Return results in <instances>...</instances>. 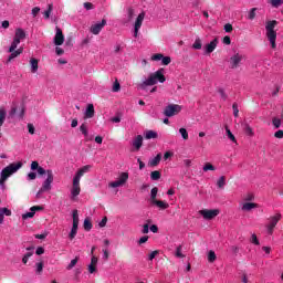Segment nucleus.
I'll list each match as a JSON object with an SVG mask.
<instances>
[{
    "mask_svg": "<svg viewBox=\"0 0 283 283\" xmlns=\"http://www.w3.org/2000/svg\"><path fill=\"white\" fill-rule=\"evenodd\" d=\"M55 31H56V33L53 39L54 45H63V43H65V35H63V30H61V28L56 27Z\"/></svg>",
    "mask_w": 283,
    "mask_h": 283,
    "instance_id": "9",
    "label": "nucleus"
},
{
    "mask_svg": "<svg viewBox=\"0 0 283 283\" xmlns=\"http://www.w3.org/2000/svg\"><path fill=\"white\" fill-rule=\"evenodd\" d=\"M218 93L220 94L222 101H227L228 96L227 93L224 92V88H218Z\"/></svg>",
    "mask_w": 283,
    "mask_h": 283,
    "instance_id": "55",
    "label": "nucleus"
},
{
    "mask_svg": "<svg viewBox=\"0 0 283 283\" xmlns=\"http://www.w3.org/2000/svg\"><path fill=\"white\" fill-rule=\"evenodd\" d=\"M28 36V34L25 33V31L21 28L15 29V34L13 38V41L9 48V52H14V50H17V48H19V43H21V41L25 40V38Z\"/></svg>",
    "mask_w": 283,
    "mask_h": 283,
    "instance_id": "4",
    "label": "nucleus"
},
{
    "mask_svg": "<svg viewBox=\"0 0 283 283\" xmlns=\"http://www.w3.org/2000/svg\"><path fill=\"white\" fill-rule=\"evenodd\" d=\"M218 48V38L212 40L210 43L206 44L205 46V54H211Z\"/></svg>",
    "mask_w": 283,
    "mask_h": 283,
    "instance_id": "14",
    "label": "nucleus"
},
{
    "mask_svg": "<svg viewBox=\"0 0 283 283\" xmlns=\"http://www.w3.org/2000/svg\"><path fill=\"white\" fill-rule=\"evenodd\" d=\"M274 137L275 138H283V130L280 129V130L275 132Z\"/></svg>",
    "mask_w": 283,
    "mask_h": 283,
    "instance_id": "64",
    "label": "nucleus"
},
{
    "mask_svg": "<svg viewBox=\"0 0 283 283\" xmlns=\"http://www.w3.org/2000/svg\"><path fill=\"white\" fill-rule=\"evenodd\" d=\"M200 216H202L203 220H213L220 216L219 209H203L199 211Z\"/></svg>",
    "mask_w": 283,
    "mask_h": 283,
    "instance_id": "7",
    "label": "nucleus"
},
{
    "mask_svg": "<svg viewBox=\"0 0 283 283\" xmlns=\"http://www.w3.org/2000/svg\"><path fill=\"white\" fill-rule=\"evenodd\" d=\"M127 180H129V174L122 172L119 175V180H117V182H119V185L123 187V185H125V182H127Z\"/></svg>",
    "mask_w": 283,
    "mask_h": 283,
    "instance_id": "24",
    "label": "nucleus"
},
{
    "mask_svg": "<svg viewBox=\"0 0 283 283\" xmlns=\"http://www.w3.org/2000/svg\"><path fill=\"white\" fill-rule=\"evenodd\" d=\"M217 259H218V256L216 255V252L210 250L208 252V262L213 263V262H216Z\"/></svg>",
    "mask_w": 283,
    "mask_h": 283,
    "instance_id": "32",
    "label": "nucleus"
},
{
    "mask_svg": "<svg viewBox=\"0 0 283 283\" xmlns=\"http://www.w3.org/2000/svg\"><path fill=\"white\" fill-rule=\"evenodd\" d=\"M73 226L78 227V210H73Z\"/></svg>",
    "mask_w": 283,
    "mask_h": 283,
    "instance_id": "41",
    "label": "nucleus"
},
{
    "mask_svg": "<svg viewBox=\"0 0 283 283\" xmlns=\"http://www.w3.org/2000/svg\"><path fill=\"white\" fill-rule=\"evenodd\" d=\"M78 233V226H72L71 232L69 234L70 240H74Z\"/></svg>",
    "mask_w": 283,
    "mask_h": 283,
    "instance_id": "28",
    "label": "nucleus"
},
{
    "mask_svg": "<svg viewBox=\"0 0 283 283\" xmlns=\"http://www.w3.org/2000/svg\"><path fill=\"white\" fill-rule=\"evenodd\" d=\"M270 3L273 8H280L283 4V0H270Z\"/></svg>",
    "mask_w": 283,
    "mask_h": 283,
    "instance_id": "43",
    "label": "nucleus"
},
{
    "mask_svg": "<svg viewBox=\"0 0 283 283\" xmlns=\"http://www.w3.org/2000/svg\"><path fill=\"white\" fill-rule=\"evenodd\" d=\"M94 104H88L85 111V118H94Z\"/></svg>",
    "mask_w": 283,
    "mask_h": 283,
    "instance_id": "21",
    "label": "nucleus"
},
{
    "mask_svg": "<svg viewBox=\"0 0 283 283\" xmlns=\"http://www.w3.org/2000/svg\"><path fill=\"white\" fill-rule=\"evenodd\" d=\"M160 160H163V155L158 154L155 158L149 159L148 167H158V165H160Z\"/></svg>",
    "mask_w": 283,
    "mask_h": 283,
    "instance_id": "18",
    "label": "nucleus"
},
{
    "mask_svg": "<svg viewBox=\"0 0 283 283\" xmlns=\"http://www.w3.org/2000/svg\"><path fill=\"white\" fill-rule=\"evenodd\" d=\"M8 52L10 53V55H9V57L7 60V63H11L13 61V59H17V56H20L19 52H17V49L13 50V51H10V49H9Z\"/></svg>",
    "mask_w": 283,
    "mask_h": 283,
    "instance_id": "27",
    "label": "nucleus"
},
{
    "mask_svg": "<svg viewBox=\"0 0 283 283\" xmlns=\"http://www.w3.org/2000/svg\"><path fill=\"white\" fill-rule=\"evenodd\" d=\"M132 146L136 151H140V147H143V135H137L132 142Z\"/></svg>",
    "mask_w": 283,
    "mask_h": 283,
    "instance_id": "15",
    "label": "nucleus"
},
{
    "mask_svg": "<svg viewBox=\"0 0 283 283\" xmlns=\"http://www.w3.org/2000/svg\"><path fill=\"white\" fill-rule=\"evenodd\" d=\"M80 132L84 135V136H88V132H87V125H85V124H82L81 126H80Z\"/></svg>",
    "mask_w": 283,
    "mask_h": 283,
    "instance_id": "48",
    "label": "nucleus"
},
{
    "mask_svg": "<svg viewBox=\"0 0 283 283\" xmlns=\"http://www.w3.org/2000/svg\"><path fill=\"white\" fill-rule=\"evenodd\" d=\"M81 195V181H76L73 179V186L71 189V200H74L77 196Z\"/></svg>",
    "mask_w": 283,
    "mask_h": 283,
    "instance_id": "13",
    "label": "nucleus"
},
{
    "mask_svg": "<svg viewBox=\"0 0 283 283\" xmlns=\"http://www.w3.org/2000/svg\"><path fill=\"white\" fill-rule=\"evenodd\" d=\"M41 166H39V161L31 163V170L36 171Z\"/></svg>",
    "mask_w": 283,
    "mask_h": 283,
    "instance_id": "58",
    "label": "nucleus"
},
{
    "mask_svg": "<svg viewBox=\"0 0 283 283\" xmlns=\"http://www.w3.org/2000/svg\"><path fill=\"white\" fill-rule=\"evenodd\" d=\"M35 266H36L35 273L38 275H41V273H43V261L36 263Z\"/></svg>",
    "mask_w": 283,
    "mask_h": 283,
    "instance_id": "40",
    "label": "nucleus"
},
{
    "mask_svg": "<svg viewBox=\"0 0 283 283\" xmlns=\"http://www.w3.org/2000/svg\"><path fill=\"white\" fill-rule=\"evenodd\" d=\"M21 167H23V163L18 161L10 164L1 171L0 187L2 190H6V180H8V177L12 176V174H17L18 169H21Z\"/></svg>",
    "mask_w": 283,
    "mask_h": 283,
    "instance_id": "2",
    "label": "nucleus"
},
{
    "mask_svg": "<svg viewBox=\"0 0 283 283\" xmlns=\"http://www.w3.org/2000/svg\"><path fill=\"white\" fill-rule=\"evenodd\" d=\"M28 178L29 180H36V172H29Z\"/></svg>",
    "mask_w": 283,
    "mask_h": 283,
    "instance_id": "63",
    "label": "nucleus"
},
{
    "mask_svg": "<svg viewBox=\"0 0 283 283\" xmlns=\"http://www.w3.org/2000/svg\"><path fill=\"white\" fill-rule=\"evenodd\" d=\"M258 11V8H252L249 12L248 19H250V21H253V19H255V12Z\"/></svg>",
    "mask_w": 283,
    "mask_h": 283,
    "instance_id": "47",
    "label": "nucleus"
},
{
    "mask_svg": "<svg viewBox=\"0 0 283 283\" xmlns=\"http://www.w3.org/2000/svg\"><path fill=\"white\" fill-rule=\"evenodd\" d=\"M282 219V214L281 213H276L273 217H270L269 220V224L266 226L268 229V233H270V235L273 233V229H275V227L277 226V222H280V220Z\"/></svg>",
    "mask_w": 283,
    "mask_h": 283,
    "instance_id": "8",
    "label": "nucleus"
},
{
    "mask_svg": "<svg viewBox=\"0 0 283 283\" xmlns=\"http://www.w3.org/2000/svg\"><path fill=\"white\" fill-rule=\"evenodd\" d=\"M6 116H7L6 109L0 108V127H3V124L6 123Z\"/></svg>",
    "mask_w": 283,
    "mask_h": 283,
    "instance_id": "33",
    "label": "nucleus"
},
{
    "mask_svg": "<svg viewBox=\"0 0 283 283\" xmlns=\"http://www.w3.org/2000/svg\"><path fill=\"white\" fill-rule=\"evenodd\" d=\"M30 65H31V72L32 74H36L39 72V60L36 59H31L30 60Z\"/></svg>",
    "mask_w": 283,
    "mask_h": 283,
    "instance_id": "22",
    "label": "nucleus"
},
{
    "mask_svg": "<svg viewBox=\"0 0 283 283\" xmlns=\"http://www.w3.org/2000/svg\"><path fill=\"white\" fill-rule=\"evenodd\" d=\"M92 169V165L83 166L75 174L73 180H76L77 182H81V178L87 174Z\"/></svg>",
    "mask_w": 283,
    "mask_h": 283,
    "instance_id": "12",
    "label": "nucleus"
},
{
    "mask_svg": "<svg viewBox=\"0 0 283 283\" xmlns=\"http://www.w3.org/2000/svg\"><path fill=\"white\" fill-rule=\"evenodd\" d=\"M250 242L256 247H260V240H258V235L255 233L251 235Z\"/></svg>",
    "mask_w": 283,
    "mask_h": 283,
    "instance_id": "44",
    "label": "nucleus"
},
{
    "mask_svg": "<svg viewBox=\"0 0 283 283\" xmlns=\"http://www.w3.org/2000/svg\"><path fill=\"white\" fill-rule=\"evenodd\" d=\"M163 54L161 53H157V54H154L151 56V61H163Z\"/></svg>",
    "mask_w": 283,
    "mask_h": 283,
    "instance_id": "57",
    "label": "nucleus"
},
{
    "mask_svg": "<svg viewBox=\"0 0 283 283\" xmlns=\"http://www.w3.org/2000/svg\"><path fill=\"white\" fill-rule=\"evenodd\" d=\"M272 125L275 127V129H280L282 127V119L274 117L272 119Z\"/></svg>",
    "mask_w": 283,
    "mask_h": 283,
    "instance_id": "35",
    "label": "nucleus"
},
{
    "mask_svg": "<svg viewBox=\"0 0 283 283\" xmlns=\"http://www.w3.org/2000/svg\"><path fill=\"white\" fill-rule=\"evenodd\" d=\"M85 10H94V4L92 2H84Z\"/></svg>",
    "mask_w": 283,
    "mask_h": 283,
    "instance_id": "62",
    "label": "nucleus"
},
{
    "mask_svg": "<svg viewBox=\"0 0 283 283\" xmlns=\"http://www.w3.org/2000/svg\"><path fill=\"white\" fill-rule=\"evenodd\" d=\"M182 112V106L178 105V104H169L164 108V116H166L167 118H171L174 116H178V113Z\"/></svg>",
    "mask_w": 283,
    "mask_h": 283,
    "instance_id": "6",
    "label": "nucleus"
},
{
    "mask_svg": "<svg viewBox=\"0 0 283 283\" xmlns=\"http://www.w3.org/2000/svg\"><path fill=\"white\" fill-rule=\"evenodd\" d=\"M232 109H233L234 117L238 118V116L240 114V109H238V103H233Z\"/></svg>",
    "mask_w": 283,
    "mask_h": 283,
    "instance_id": "51",
    "label": "nucleus"
},
{
    "mask_svg": "<svg viewBox=\"0 0 283 283\" xmlns=\"http://www.w3.org/2000/svg\"><path fill=\"white\" fill-rule=\"evenodd\" d=\"M275 25H277L276 20L268 21L265 25L266 36L272 45V49L275 50V41L277 39V32H275Z\"/></svg>",
    "mask_w": 283,
    "mask_h": 283,
    "instance_id": "3",
    "label": "nucleus"
},
{
    "mask_svg": "<svg viewBox=\"0 0 283 283\" xmlns=\"http://www.w3.org/2000/svg\"><path fill=\"white\" fill-rule=\"evenodd\" d=\"M193 50H202V40L200 38H197L195 43L192 44Z\"/></svg>",
    "mask_w": 283,
    "mask_h": 283,
    "instance_id": "36",
    "label": "nucleus"
},
{
    "mask_svg": "<svg viewBox=\"0 0 283 283\" xmlns=\"http://www.w3.org/2000/svg\"><path fill=\"white\" fill-rule=\"evenodd\" d=\"M158 253H160V251L158 250H155L153 251L149 255H148V260H154V258H156V255H158Z\"/></svg>",
    "mask_w": 283,
    "mask_h": 283,
    "instance_id": "60",
    "label": "nucleus"
},
{
    "mask_svg": "<svg viewBox=\"0 0 283 283\" xmlns=\"http://www.w3.org/2000/svg\"><path fill=\"white\" fill-rule=\"evenodd\" d=\"M241 127H242L244 134H247V136H255V133H253V128L250 127V125L247 120H244L241 124Z\"/></svg>",
    "mask_w": 283,
    "mask_h": 283,
    "instance_id": "16",
    "label": "nucleus"
},
{
    "mask_svg": "<svg viewBox=\"0 0 283 283\" xmlns=\"http://www.w3.org/2000/svg\"><path fill=\"white\" fill-rule=\"evenodd\" d=\"M34 211L25 212L24 214H22V220H28V218H34Z\"/></svg>",
    "mask_w": 283,
    "mask_h": 283,
    "instance_id": "52",
    "label": "nucleus"
},
{
    "mask_svg": "<svg viewBox=\"0 0 283 283\" xmlns=\"http://www.w3.org/2000/svg\"><path fill=\"white\" fill-rule=\"evenodd\" d=\"M33 253L32 252H28L23 255L22 258V262L23 264H28V260H30V258H32Z\"/></svg>",
    "mask_w": 283,
    "mask_h": 283,
    "instance_id": "49",
    "label": "nucleus"
},
{
    "mask_svg": "<svg viewBox=\"0 0 283 283\" xmlns=\"http://www.w3.org/2000/svg\"><path fill=\"white\" fill-rule=\"evenodd\" d=\"M240 63H242V55H240V53H237L230 57L231 70L240 67Z\"/></svg>",
    "mask_w": 283,
    "mask_h": 283,
    "instance_id": "11",
    "label": "nucleus"
},
{
    "mask_svg": "<svg viewBox=\"0 0 283 283\" xmlns=\"http://www.w3.org/2000/svg\"><path fill=\"white\" fill-rule=\"evenodd\" d=\"M161 174L159 170H154L150 172V179L151 180H160Z\"/></svg>",
    "mask_w": 283,
    "mask_h": 283,
    "instance_id": "31",
    "label": "nucleus"
},
{
    "mask_svg": "<svg viewBox=\"0 0 283 283\" xmlns=\"http://www.w3.org/2000/svg\"><path fill=\"white\" fill-rule=\"evenodd\" d=\"M48 178L44 180L42 187L36 192L35 198H41V193H45V191H50L52 189V182H54V174L52 170H48Z\"/></svg>",
    "mask_w": 283,
    "mask_h": 283,
    "instance_id": "5",
    "label": "nucleus"
},
{
    "mask_svg": "<svg viewBox=\"0 0 283 283\" xmlns=\"http://www.w3.org/2000/svg\"><path fill=\"white\" fill-rule=\"evenodd\" d=\"M76 264H78V256H76L75 259H73L70 264L66 266L67 271H72L73 268L76 266Z\"/></svg>",
    "mask_w": 283,
    "mask_h": 283,
    "instance_id": "37",
    "label": "nucleus"
},
{
    "mask_svg": "<svg viewBox=\"0 0 283 283\" xmlns=\"http://www.w3.org/2000/svg\"><path fill=\"white\" fill-rule=\"evenodd\" d=\"M146 140H151V138H158V133L155 130H146L145 133Z\"/></svg>",
    "mask_w": 283,
    "mask_h": 283,
    "instance_id": "25",
    "label": "nucleus"
},
{
    "mask_svg": "<svg viewBox=\"0 0 283 283\" xmlns=\"http://www.w3.org/2000/svg\"><path fill=\"white\" fill-rule=\"evenodd\" d=\"M53 6L49 4L48 10L44 11V19H50V14H52Z\"/></svg>",
    "mask_w": 283,
    "mask_h": 283,
    "instance_id": "46",
    "label": "nucleus"
},
{
    "mask_svg": "<svg viewBox=\"0 0 283 283\" xmlns=\"http://www.w3.org/2000/svg\"><path fill=\"white\" fill-rule=\"evenodd\" d=\"M158 196V187H154L151 190H150V203L156 201V197Z\"/></svg>",
    "mask_w": 283,
    "mask_h": 283,
    "instance_id": "30",
    "label": "nucleus"
},
{
    "mask_svg": "<svg viewBox=\"0 0 283 283\" xmlns=\"http://www.w3.org/2000/svg\"><path fill=\"white\" fill-rule=\"evenodd\" d=\"M107 226V217H104L103 219H102V221L98 223V227L101 228V229H103L104 227H106Z\"/></svg>",
    "mask_w": 283,
    "mask_h": 283,
    "instance_id": "59",
    "label": "nucleus"
},
{
    "mask_svg": "<svg viewBox=\"0 0 283 283\" xmlns=\"http://www.w3.org/2000/svg\"><path fill=\"white\" fill-rule=\"evenodd\" d=\"M28 129H29V134L31 135H34V133L36 132L33 124H28Z\"/></svg>",
    "mask_w": 283,
    "mask_h": 283,
    "instance_id": "61",
    "label": "nucleus"
},
{
    "mask_svg": "<svg viewBox=\"0 0 283 283\" xmlns=\"http://www.w3.org/2000/svg\"><path fill=\"white\" fill-rule=\"evenodd\" d=\"M98 264V258L95 255L91 259V264L88 265V273H96V265Z\"/></svg>",
    "mask_w": 283,
    "mask_h": 283,
    "instance_id": "17",
    "label": "nucleus"
},
{
    "mask_svg": "<svg viewBox=\"0 0 283 283\" xmlns=\"http://www.w3.org/2000/svg\"><path fill=\"white\" fill-rule=\"evenodd\" d=\"M150 205H155L159 209H164V210L169 209V203L158 199H155V201L150 202Z\"/></svg>",
    "mask_w": 283,
    "mask_h": 283,
    "instance_id": "19",
    "label": "nucleus"
},
{
    "mask_svg": "<svg viewBox=\"0 0 283 283\" xmlns=\"http://www.w3.org/2000/svg\"><path fill=\"white\" fill-rule=\"evenodd\" d=\"M242 211H251L252 209H258V205L256 203H251V202H245L242 206Z\"/></svg>",
    "mask_w": 283,
    "mask_h": 283,
    "instance_id": "23",
    "label": "nucleus"
},
{
    "mask_svg": "<svg viewBox=\"0 0 283 283\" xmlns=\"http://www.w3.org/2000/svg\"><path fill=\"white\" fill-rule=\"evenodd\" d=\"M0 213H2V216H12V211L8 208H0Z\"/></svg>",
    "mask_w": 283,
    "mask_h": 283,
    "instance_id": "53",
    "label": "nucleus"
},
{
    "mask_svg": "<svg viewBox=\"0 0 283 283\" xmlns=\"http://www.w3.org/2000/svg\"><path fill=\"white\" fill-rule=\"evenodd\" d=\"M143 21H145V13H139L136 21H135V29L140 30L143 27Z\"/></svg>",
    "mask_w": 283,
    "mask_h": 283,
    "instance_id": "20",
    "label": "nucleus"
},
{
    "mask_svg": "<svg viewBox=\"0 0 283 283\" xmlns=\"http://www.w3.org/2000/svg\"><path fill=\"white\" fill-rule=\"evenodd\" d=\"M113 92H120V83H118V80L113 84Z\"/></svg>",
    "mask_w": 283,
    "mask_h": 283,
    "instance_id": "54",
    "label": "nucleus"
},
{
    "mask_svg": "<svg viewBox=\"0 0 283 283\" xmlns=\"http://www.w3.org/2000/svg\"><path fill=\"white\" fill-rule=\"evenodd\" d=\"M8 52L10 53V55H9V57L7 60V63H11L13 61V59H17V56H20L19 52H17V49L13 50V51H10V49H9Z\"/></svg>",
    "mask_w": 283,
    "mask_h": 283,
    "instance_id": "26",
    "label": "nucleus"
},
{
    "mask_svg": "<svg viewBox=\"0 0 283 283\" xmlns=\"http://www.w3.org/2000/svg\"><path fill=\"white\" fill-rule=\"evenodd\" d=\"M107 25V20L103 19L99 23H95L93 25H91L90 32H92V34H101V30H103L104 27Z\"/></svg>",
    "mask_w": 283,
    "mask_h": 283,
    "instance_id": "10",
    "label": "nucleus"
},
{
    "mask_svg": "<svg viewBox=\"0 0 283 283\" xmlns=\"http://www.w3.org/2000/svg\"><path fill=\"white\" fill-rule=\"evenodd\" d=\"M224 185H227V177L221 176L217 181V186L219 189H224Z\"/></svg>",
    "mask_w": 283,
    "mask_h": 283,
    "instance_id": "29",
    "label": "nucleus"
},
{
    "mask_svg": "<svg viewBox=\"0 0 283 283\" xmlns=\"http://www.w3.org/2000/svg\"><path fill=\"white\" fill-rule=\"evenodd\" d=\"M179 134L181 135V138H184V140H189V133L187 132V128H180Z\"/></svg>",
    "mask_w": 283,
    "mask_h": 283,
    "instance_id": "39",
    "label": "nucleus"
},
{
    "mask_svg": "<svg viewBox=\"0 0 283 283\" xmlns=\"http://www.w3.org/2000/svg\"><path fill=\"white\" fill-rule=\"evenodd\" d=\"M224 32H233V25L231 23H227L223 27Z\"/></svg>",
    "mask_w": 283,
    "mask_h": 283,
    "instance_id": "56",
    "label": "nucleus"
},
{
    "mask_svg": "<svg viewBox=\"0 0 283 283\" xmlns=\"http://www.w3.org/2000/svg\"><path fill=\"white\" fill-rule=\"evenodd\" d=\"M167 78L163 74V69L156 71L155 73L150 74L147 80L143 83L138 84L139 90H147V87H151V85H156V83H165Z\"/></svg>",
    "mask_w": 283,
    "mask_h": 283,
    "instance_id": "1",
    "label": "nucleus"
},
{
    "mask_svg": "<svg viewBox=\"0 0 283 283\" xmlns=\"http://www.w3.org/2000/svg\"><path fill=\"white\" fill-rule=\"evenodd\" d=\"M84 231H92V221L90 220V218H86L84 220Z\"/></svg>",
    "mask_w": 283,
    "mask_h": 283,
    "instance_id": "34",
    "label": "nucleus"
},
{
    "mask_svg": "<svg viewBox=\"0 0 283 283\" xmlns=\"http://www.w3.org/2000/svg\"><path fill=\"white\" fill-rule=\"evenodd\" d=\"M176 258H185V254H182V245H178L175 253Z\"/></svg>",
    "mask_w": 283,
    "mask_h": 283,
    "instance_id": "45",
    "label": "nucleus"
},
{
    "mask_svg": "<svg viewBox=\"0 0 283 283\" xmlns=\"http://www.w3.org/2000/svg\"><path fill=\"white\" fill-rule=\"evenodd\" d=\"M161 63L163 65H169V63H171V57L163 55Z\"/></svg>",
    "mask_w": 283,
    "mask_h": 283,
    "instance_id": "50",
    "label": "nucleus"
},
{
    "mask_svg": "<svg viewBox=\"0 0 283 283\" xmlns=\"http://www.w3.org/2000/svg\"><path fill=\"white\" fill-rule=\"evenodd\" d=\"M226 133L229 139L232 140V143H237L235 140V135H233V133H231V129H229V126H226Z\"/></svg>",
    "mask_w": 283,
    "mask_h": 283,
    "instance_id": "38",
    "label": "nucleus"
},
{
    "mask_svg": "<svg viewBox=\"0 0 283 283\" xmlns=\"http://www.w3.org/2000/svg\"><path fill=\"white\" fill-rule=\"evenodd\" d=\"M203 171H216V166H212L211 163H207L203 166Z\"/></svg>",
    "mask_w": 283,
    "mask_h": 283,
    "instance_id": "42",
    "label": "nucleus"
}]
</instances>
